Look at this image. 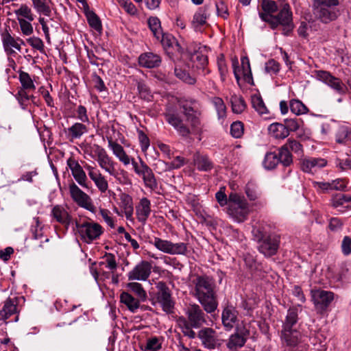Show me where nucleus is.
<instances>
[{
	"label": "nucleus",
	"instance_id": "1",
	"mask_svg": "<svg viewBox=\"0 0 351 351\" xmlns=\"http://www.w3.org/2000/svg\"><path fill=\"white\" fill-rule=\"evenodd\" d=\"M180 108L186 120L189 123V127L184 121L182 116L177 112L169 110L165 114L166 121L171 125L179 135L187 137L191 134L199 136L203 132V125L201 122L202 109L195 100H181L179 101Z\"/></svg>",
	"mask_w": 351,
	"mask_h": 351
},
{
	"label": "nucleus",
	"instance_id": "2",
	"mask_svg": "<svg viewBox=\"0 0 351 351\" xmlns=\"http://www.w3.org/2000/svg\"><path fill=\"white\" fill-rule=\"evenodd\" d=\"M194 295L207 313H212L218 306L215 280L207 276H198L193 280Z\"/></svg>",
	"mask_w": 351,
	"mask_h": 351
},
{
	"label": "nucleus",
	"instance_id": "3",
	"mask_svg": "<svg viewBox=\"0 0 351 351\" xmlns=\"http://www.w3.org/2000/svg\"><path fill=\"white\" fill-rule=\"evenodd\" d=\"M86 152L91 158L95 160L99 167L109 176L114 178L117 176L118 173L116 169L117 163L108 155L104 147L97 144H93Z\"/></svg>",
	"mask_w": 351,
	"mask_h": 351
},
{
	"label": "nucleus",
	"instance_id": "4",
	"mask_svg": "<svg viewBox=\"0 0 351 351\" xmlns=\"http://www.w3.org/2000/svg\"><path fill=\"white\" fill-rule=\"evenodd\" d=\"M252 232L259 243L258 250L265 256L275 255L279 248L280 236L276 233H266L260 229L254 228Z\"/></svg>",
	"mask_w": 351,
	"mask_h": 351
},
{
	"label": "nucleus",
	"instance_id": "5",
	"mask_svg": "<svg viewBox=\"0 0 351 351\" xmlns=\"http://www.w3.org/2000/svg\"><path fill=\"white\" fill-rule=\"evenodd\" d=\"M250 211V204L241 194L232 192L228 195V212L233 217H245Z\"/></svg>",
	"mask_w": 351,
	"mask_h": 351
},
{
	"label": "nucleus",
	"instance_id": "6",
	"mask_svg": "<svg viewBox=\"0 0 351 351\" xmlns=\"http://www.w3.org/2000/svg\"><path fill=\"white\" fill-rule=\"evenodd\" d=\"M77 232L82 239L88 243L99 238L102 233L101 226L88 221H74Z\"/></svg>",
	"mask_w": 351,
	"mask_h": 351
},
{
	"label": "nucleus",
	"instance_id": "7",
	"mask_svg": "<svg viewBox=\"0 0 351 351\" xmlns=\"http://www.w3.org/2000/svg\"><path fill=\"white\" fill-rule=\"evenodd\" d=\"M158 250L169 254H185L187 252V245L184 243H173L170 241L163 240L158 237H154L149 241Z\"/></svg>",
	"mask_w": 351,
	"mask_h": 351
},
{
	"label": "nucleus",
	"instance_id": "8",
	"mask_svg": "<svg viewBox=\"0 0 351 351\" xmlns=\"http://www.w3.org/2000/svg\"><path fill=\"white\" fill-rule=\"evenodd\" d=\"M259 16L263 21L267 22L272 29L276 28L279 25L289 26L292 21V13L288 5H285L276 16L259 13Z\"/></svg>",
	"mask_w": 351,
	"mask_h": 351
},
{
	"label": "nucleus",
	"instance_id": "9",
	"mask_svg": "<svg viewBox=\"0 0 351 351\" xmlns=\"http://www.w3.org/2000/svg\"><path fill=\"white\" fill-rule=\"evenodd\" d=\"M108 148L112 152V154L115 156L118 160L123 164V165L127 166L130 163L132 164L133 169L136 174L140 169V163L138 164L135 161L134 158H130V157L126 154L123 147L114 141L112 138L108 139Z\"/></svg>",
	"mask_w": 351,
	"mask_h": 351
},
{
	"label": "nucleus",
	"instance_id": "10",
	"mask_svg": "<svg viewBox=\"0 0 351 351\" xmlns=\"http://www.w3.org/2000/svg\"><path fill=\"white\" fill-rule=\"evenodd\" d=\"M158 291L156 294L157 302L161 306L162 310L168 313H172L174 308V302L171 298L170 290L163 282H159L157 285Z\"/></svg>",
	"mask_w": 351,
	"mask_h": 351
},
{
	"label": "nucleus",
	"instance_id": "11",
	"mask_svg": "<svg viewBox=\"0 0 351 351\" xmlns=\"http://www.w3.org/2000/svg\"><path fill=\"white\" fill-rule=\"evenodd\" d=\"M69 193L73 200L80 206L94 213L96 207L93 204L90 197L82 191L75 183L69 185Z\"/></svg>",
	"mask_w": 351,
	"mask_h": 351
},
{
	"label": "nucleus",
	"instance_id": "12",
	"mask_svg": "<svg viewBox=\"0 0 351 351\" xmlns=\"http://www.w3.org/2000/svg\"><path fill=\"white\" fill-rule=\"evenodd\" d=\"M186 314L187 323L194 328H199L206 324V314L198 304H190L186 309Z\"/></svg>",
	"mask_w": 351,
	"mask_h": 351
},
{
	"label": "nucleus",
	"instance_id": "13",
	"mask_svg": "<svg viewBox=\"0 0 351 351\" xmlns=\"http://www.w3.org/2000/svg\"><path fill=\"white\" fill-rule=\"evenodd\" d=\"M84 168L88 172V177L93 182L98 191L101 193L107 192L109 188L108 182L101 171L96 167L88 164L84 165Z\"/></svg>",
	"mask_w": 351,
	"mask_h": 351
},
{
	"label": "nucleus",
	"instance_id": "14",
	"mask_svg": "<svg viewBox=\"0 0 351 351\" xmlns=\"http://www.w3.org/2000/svg\"><path fill=\"white\" fill-rule=\"evenodd\" d=\"M315 75L318 80L327 84L339 94L346 93L347 90L346 85L339 78L332 75L329 72L317 71Z\"/></svg>",
	"mask_w": 351,
	"mask_h": 351
},
{
	"label": "nucleus",
	"instance_id": "15",
	"mask_svg": "<svg viewBox=\"0 0 351 351\" xmlns=\"http://www.w3.org/2000/svg\"><path fill=\"white\" fill-rule=\"evenodd\" d=\"M241 69H239L238 60L235 59L232 61V67L234 77L237 81L239 80L241 75L245 82L252 84L253 83L252 75L250 69V60L247 57L241 58Z\"/></svg>",
	"mask_w": 351,
	"mask_h": 351
},
{
	"label": "nucleus",
	"instance_id": "16",
	"mask_svg": "<svg viewBox=\"0 0 351 351\" xmlns=\"http://www.w3.org/2000/svg\"><path fill=\"white\" fill-rule=\"evenodd\" d=\"M197 337L200 339L202 344L209 350L215 349L221 344L216 332L211 328L201 329L197 333Z\"/></svg>",
	"mask_w": 351,
	"mask_h": 351
},
{
	"label": "nucleus",
	"instance_id": "17",
	"mask_svg": "<svg viewBox=\"0 0 351 351\" xmlns=\"http://www.w3.org/2000/svg\"><path fill=\"white\" fill-rule=\"evenodd\" d=\"M239 312L236 307L232 304H227L224 306L221 313V322L228 331L232 330L238 323Z\"/></svg>",
	"mask_w": 351,
	"mask_h": 351
},
{
	"label": "nucleus",
	"instance_id": "18",
	"mask_svg": "<svg viewBox=\"0 0 351 351\" xmlns=\"http://www.w3.org/2000/svg\"><path fill=\"white\" fill-rule=\"evenodd\" d=\"M152 265L148 261H143L137 264L128 274L129 280H146L150 276Z\"/></svg>",
	"mask_w": 351,
	"mask_h": 351
},
{
	"label": "nucleus",
	"instance_id": "19",
	"mask_svg": "<svg viewBox=\"0 0 351 351\" xmlns=\"http://www.w3.org/2000/svg\"><path fill=\"white\" fill-rule=\"evenodd\" d=\"M312 300L317 308L325 310L334 300V293L322 289L311 291Z\"/></svg>",
	"mask_w": 351,
	"mask_h": 351
},
{
	"label": "nucleus",
	"instance_id": "20",
	"mask_svg": "<svg viewBox=\"0 0 351 351\" xmlns=\"http://www.w3.org/2000/svg\"><path fill=\"white\" fill-rule=\"evenodd\" d=\"M245 193L250 202L257 208H263L266 204V200L261 198V191L256 184L249 182L245 186Z\"/></svg>",
	"mask_w": 351,
	"mask_h": 351
},
{
	"label": "nucleus",
	"instance_id": "21",
	"mask_svg": "<svg viewBox=\"0 0 351 351\" xmlns=\"http://www.w3.org/2000/svg\"><path fill=\"white\" fill-rule=\"evenodd\" d=\"M119 197L120 210L114 208V210L121 217L130 218L134 212L132 197L129 194L123 192H121Z\"/></svg>",
	"mask_w": 351,
	"mask_h": 351
},
{
	"label": "nucleus",
	"instance_id": "22",
	"mask_svg": "<svg viewBox=\"0 0 351 351\" xmlns=\"http://www.w3.org/2000/svg\"><path fill=\"white\" fill-rule=\"evenodd\" d=\"M315 16L324 23L335 20L337 16L336 6L313 5Z\"/></svg>",
	"mask_w": 351,
	"mask_h": 351
},
{
	"label": "nucleus",
	"instance_id": "23",
	"mask_svg": "<svg viewBox=\"0 0 351 351\" xmlns=\"http://www.w3.org/2000/svg\"><path fill=\"white\" fill-rule=\"evenodd\" d=\"M249 331L245 328L237 329V332L231 335L227 341L226 346L230 350H237L242 348L247 340Z\"/></svg>",
	"mask_w": 351,
	"mask_h": 351
},
{
	"label": "nucleus",
	"instance_id": "24",
	"mask_svg": "<svg viewBox=\"0 0 351 351\" xmlns=\"http://www.w3.org/2000/svg\"><path fill=\"white\" fill-rule=\"evenodd\" d=\"M67 165L76 182L82 187H87V176L79 162L72 158L67 160Z\"/></svg>",
	"mask_w": 351,
	"mask_h": 351
},
{
	"label": "nucleus",
	"instance_id": "25",
	"mask_svg": "<svg viewBox=\"0 0 351 351\" xmlns=\"http://www.w3.org/2000/svg\"><path fill=\"white\" fill-rule=\"evenodd\" d=\"M326 160L322 158L308 157L303 158L301 161V168L303 171L306 173L316 172L326 167Z\"/></svg>",
	"mask_w": 351,
	"mask_h": 351
},
{
	"label": "nucleus",
	"instance_id": "26",
	"mask_svg": "<svg viewBox=\"0 0 351 351\" xmlns=\"http://www.w3.org/2000/svg\"><path fill=\"white\" fill-rule=\"evenodd\" d=\"M161 58L159 55L152 52H146L142 53L138 57L139 64L145 68H155L158 67L161 64Z\"/></svg>",
	"mask_w": 351,
	"mask_h": 351
},
{
	"label": "nucleus",
	"instance_id": "27",
	"mask_svg": "<svg viewBox=\"0 0 351 351\" xmlns=\"http://www.w3.org/2000/svg\"><path fill=\"white\" fill-rule=\"evenodd\" d=\"M17 298H8L5 302L3 306L0 310V319L6 320L11 315L17 313Z\"/></svg>",
	"mask_w": 351,
	"mask_h": 351
},
{
	"label": "nucleus",
	"instance_id": "28",
	"mask_svg": "<svg viewBox=\"0 0 351 351\" xmlns=\"http://www.w3.org/2000/svg\"><path fill=\"white\" fill-rule=\"evenodd\" d=\"M174 73L178 78L186 84H194L195 83V78L190 74L187 65L182 64H176Z\"/></svg>",
	"mask_w": 351,
	"mask_h": 351
},
{
	"label": "nucleus",
	"instance_id": "29",
	"mask_svg": "<svg viewBox=\"0 0 351 351\" xmlns=\"http://www.w3.org/2000/svg\"><path fill=\"white\" fill-rule=\"evenodd\" d=\"M151 202L147 197H143L136 206V213L138 219H146L151 213Z\"/></svg>",
	"mask_w": 351,
	"mask_h": 351
},
{
	"label": "nucleus",
	"instance_id": "30",
	"mask_svg": "<svg viewBox=\"0 0 351 351\" xmlns=\"http://www.w3.org/2000/svg\"><path fill=\"white\" fill-rule=\"evenodd\" d=\"M298 321V308L293 307L289 308L287 311L285 320L283 323L282 330L289 331L291 329H295L294 327Z\"/></svg>",
	"mask_w": 351,
	"mask_h": 351
},
{
	"label": "nucleus",
	"instance_id": "31",
	"mask_svg": "<svg viewBox=\"0 0 351 351\" xmlns=\"http://www.w3.org/2000/svg\"><path fill=\"white\" fill-rule=\"evenodd\" d=\"M120 301L132 313L136 312L140 306V302H141L137 298H135L126 291H123L121 293Z\"/></svg>",
	"mask_w": 351,
	"mask_h": 351
},
{
	"label": "nucleus",
	"instance_id": "32",
	"mask_svg": "<svg viewBox=\"0 0 351 351\" xmlns=\"http://www.w3.org/2000/svg\"><path fill=\"white\" fill-rule=\"evenodd\" d=\"M84 123H75L67 129L66 133L70 140L80 138L83 134L88 132V128Z\"/></svg>",
	"mask_w": 351,
	"mask_h": 351
},
{
	"label": "nucleus",
	"instance_id": "33",
	"mask_svg": "<svg viewBox=\"0 0 351 351\" xmlns=\"http://www.w3.org/2000/svg\"><path fill=\"white\" fill-rule=\"evenodd\" d=\"M269 133L275 138L284 139L289 136L286 126L282 123H274L268 128Z\"/></svg>",
	"mask_w": 351,
	"mask_h": 351
},
{
	"label": "nucleus",
	"instance_id": "34",
	"mask_svg": "<svg viewBox=\"0 0 351 351\" xmlns=\"http://www.w3.org/2000/svg\"><path fill=\"white\" fill-rule=\"evenodd\" d=\"M211 103L215 109L218 120L223 123L227 116V108L224 101L221 98L215 97L211 99Z\"/></svg>",
	"mask_w": 351,
	"mask_h": 351
},
{
	"label": "nucleus",
	"instance_id": "35",
	"mask_svg": "<svg viewBox=\"0 0 351 351\" xmlns=\"http://www.w3.org/2000/svg\"><path fill=\"white\" fill-rule=\"evenodd\" d=\"M331 206L339 213H344L348 207L346 195L339 193L332 196L330 200Z\"/></svg>",
	"mask_w": 351,
	"mask_h": 351
},
{
	"label": "nucleus",
	"instance_id": "36",
	"mask_svg": "<svg viewBox=\"0 0 351 351\" xmlns=\"http://www.w3.org/2000/svg\"><path fill=\"white\" fill-rule=\"evenodd\" d=\"M32 7L40 15L49 16L51 14V9L49 6V0H31Z\"/></svg>",
	"mask_w": 351,
	"mask_h": 351
},
{
	"label": "nucleus",
	"instance_id": "37",
	"mask_svg": "<svg viewBox=\"0 0 351 351\" xmlns=\"http://www.w3.org/2000/svg\"><path fill=\"white\" fill-rule=\"evenodd\" d=\"M208 14L206 8H199L195 12L191 21L192 27L197 29L206 23Z\"/></svg>",
	"mask_w": 351,
	"mask_h": 351
},
{
	"label": "nucleus",
	"instance_id": "38",
	"mask_svg": "<svg viewBox=\"0 0 351 351\" xmlns=\"http://www.w3.org/2000/svg\"><path fill=\"white\" fill-rule=\"evenodd\" d=\"M300 335L295 329L289 331L282 330V338L289 346H295L299 342Z\"/></svg>",
	"mask_w": 351,
	"mask_h": 351
},
{
	"label": "nucleus",
	"instance_id": "39",
	"mask_svg": "<svg viewBox=\"0 0 351 351\" xmlns=\"http://www.w3.org/2000/svg\"><path fill=\"white\" fill-rule=\"evenodd\" d=\"M251 102L253 108L261 115L269 114L261 96L259 94H254L251 97Z\"/></svg>",
	"mask_w": 351,
	"mask_h": 351
},
{
	"label": "nucleus",
	"instance_id": "40",
	"mask_svg": "<svg viewBox=\"0 0 351 351\" xmlns=\"http://www.w3.org/2000/svg\"><path fill=\"white\" fill-rule=\"evenodd\" d=\"M230 104L232 112L236 114L243 112L246 108V104L243 98L241 96L237 95L235 94L231 95Z\"/></svg>",
	"mask_w": 351,
	"mask_h": 351
},
{
	"label": "nucleus",
	"instance_id": "41",
	"mask_svg": "<svg viewBox=\"0 0 351 351\" xmlns=\"http://www.w3.org/2000/svg\"><path fill=\"white\" fill-rule=\"evenodd\" d=\"M126 287L132 291L136 298L141 302H145L147 299V293L143 286L138 282H129Z\"/></svg>",
	"mask_w": 351,
	"mask_h": 351
},
{
	"label": "nucleus",
	"instance_id": "42",
	"mask_svg": "<svg viewBox=\"0 0 351 351\" xmlns=\"http://www.w3.org/2000/svg\"><path fill=\"white\" fill-rule=\"evenodd\" d=\"M17 20L25 19L28 21H34V16L31 8L27 4H21L19 9L14 11Z\"/></svg>",
	"mask_w": 351,
	"mask_h": 351
},
{
	"label": "nucleus",
	"instance_id": "43",
	"mask_svg": "<svg viewBox=\"0 0 351 351\" xmlns=\"http://www.w3.org/2000/svg\"><path fill=\"white\" fill-rule=\"evenodd\" d=\"M193 59V62H194L195 66L197 69L202 70L203 75H206V73H208V71H205V69L208 64L207 56H206L202 53L197 52L194 54Z\"/></svg>",
	"mask_w": 351,
	"mask_h": 351
},
{
	"label": "nucleus",
	"instance_id": "44",
	"mask_svg": "<svg viewBox=\"0 0 351 351\" xmlns=\"http://www.w3.org/2000/svg\"><path fill=\"white\" fill-rule=\"evenodd\" d=\"M185 163V160L181 156H177L171 162H165L162 160H158V164L164 166L163 170L171 171L175 169H179Z\"/></svg>",
	"mask_w": 351,
	"mask_h": 351
},
{
	"label": "nucleus",
	"instance_id": "45",
	"mask_svg": "<svg viewBox=\"0 0 351 351\" xmlns=\"http://www.w3.org/2000/svg\"><path fill=\"white\" fill-rule=\"evenodd\" d=\"M161 341L159 337H152L147 339L145 345L141 346L143 351H158L161 348Z\"/></svg>",
	"mask_w": 351,
	"mask_h": 351
},
{
	"label": "nucleus",
	"instance_id": "46",
	"mask_svg": "<svg viewBox=\"0 0 351 351\" xmlns=\"http://www.w3.org/2000/svg\"><path fill=\"white\" fill-rule=\"evenodd\" d=\"M279 163L278 156L275 152L267 153L263 162V167L266 169H274Z\"/></svg>",
	"mask_w": 351,
	"mask_h": 351
},
{
	"label": "nucleus",
	"instance_id": "47",
	"mask_svg": "<svg viewBox=\"0 0 351 351\" xmlns=\"http://www.w3.org/2000/svg\"><path fill=\"white\" fill-rule=\"evenodd\" d=\"M278 156L279 162H280L285 167L289 166L293 162L292 155L290 151L285 145H282L279 149Z\"/></svg>",
	"mask_w": 351,
	"mask_h": 351
},
{
	"label": "nucleus",
	"instance_id": "48",
	"mask_svg": "<svg viewBox=\"0 0 351 351\" xmlns=\"http://www.w3.org/2000/svg\"><path fill=\"white\" fill-rule=\"evenodd\" d=\"M3 47L5 51L10 50L13 51V49L21 51V44L17 42L10 34H7L3 38Z\"/></svg>",
	"mask_w": 351,
	"mask_h": 351
},
{
	"label": "nucleus",
	"instance_id": "49",
	"mask_svg": "<svg viewBox=\"0 0 351 351\" xmlns=\"http://www.w3.org/2000/svg\"><path fill=\"white\" fill-rule=\"evenodd\" d=\"M291 111L296 115L305 114L308 112L306 106L298 99H292L290 101Z\"/></svg>",
	"mask_w": 351,
	"mask_h": 351
},
{
	"label": "nucleus",
	"instance_id": "50",
	"mask_svg": "<svg viewBox=\"0 0 351 351\" xmlns=\"http://www.w3.org/2000/svg\"><path fill=\"white\" fill-rule=\"evenodd\" d=\"M141 178L146 187L152 191H155L158 188V183L152 169Z\"/></svg>",
	"mask_w": 351,
	"mask_h": 351
},
{
	"label": "nucleus",
	"instance_id": "51",
	"mask_svg": "<svg viewBox=\"0 0 351 351\" xmlns=\"http://www.w3.org/2000/svg\"><path fill=\"white\" fill-rule=\"evenodd\" d=\"M30 230L35 239L43 237L45 234V225L43 221H34Z\"/></svg>",
	"mask_w": 351,
	"mask_h": 351
},
{
	"label": "nucleus",
	"instance_id": "52",
	"mask_svg": "<svg viewBox=\"0 0 351 351\" xmlns=\"http://www.w3.org/2000/svg\"><path fill=\"white\" fill-rule=\"evenodd\" d=\"M148 25L155 37L160 39L162 33L160 20L157 17H150L148 19Z\"/></svg>",
	"mask_w": 351,
	"mask_h": 351
},
{
	"label": "nucleus",
	"instance_id": "53",
	"mask_svg": "<svg viewBox=\"0 0 351 351\" xmlns=\"http://www.w3.org/2000/svg\"><path fill=\"white\" fill-rule=\"evenodd\" d=\"M51 214L55 219H69V213L66 208L63 206H55L52 210Z\"/></svg>",
	"mask_w": 351,
	"mask_h": 351
},
{
	"label": "nucleus",
	"instance_id": "54",
	"mask_svg": "<svg viewBox=\"0 0 351 351\" xmlns=\"http://www.w3.org/2000/svg\"><path fill=\"white\" fill-rule=\"evenodd\" d=\"M195 165L201 171H208L212 168V163L205 156H199L195 160Z\"/></svg>",
	"mask_w": 351,
	"mask_h": 351
},
{
	"label": "nucleus",
	"instance_id": "55",
	"mask_svg": "<svg viewBox=\"0 0 351 351\" xmlns=\"http://www.w3.org/2000/svg\"><path fill=\"white\" fill-rule=\"evenodd\" d=\"M19 80L23 88L30 90H34L36 88L31 77L27 73L21 72L19 74Z\"/></svg>",
	"mask_w": 351,
	"mask_h": 351
},
{
	"label": "nucleus",
	"instance_id": "56",
	"mask_svg": "<svg viewBox=\"0 0 351 351\" xmlns=\"http://www.w3.org/2000/svg\"><path fill=\"white\" fill-rule=\"evenodd\" d=\"M87 20L89 25L97 32H101L102 26L99 18L94 12H89L87 14Z\"/></svg>",
	"mask_w": 351,
	"mask_h": 351
},
{
	"label": "nucleus",
	"instance_id": "57",
	"mask_svg": "<svg viewBox=\"0 0 351 351\" xmlns=\"http://www.w3.org/2000/svg\"><path fill=\"white\" fill-rule=\"evenodd\" d=\"M119 5L129 14L136 15L138 10L130 0H117Z\"/></svg>",
	"mask_w": 351,
	"mask_h": 351
},
{
	"label": "nucleus",
	"instance_id": "58",
	"mask_svg": "<svg viewBox=\"0 0 351 351\" xmlns=\"http://www.w3.org/2000/svg\"><path fill=\"white\" fill-rule=\"evenodd\" d=\"M104 258H105L104 262L100 263V264H104L106 265V267L110 269L112 273L114 272L117 268V263L116 261L115 256L111 253H106Z\"/></svg>",
	"mask_w": 351,
	"mask_h": 351
},
{
	"label": "nucleus",
	"instance_id": "59",
	"mask_svg": "<svg viewBox=\"0 0 351 351\" xmlns=\"http://www.w3.org/2000/svg\"><path fill=\"white\" fill-rule=\"evenodd\" d=\"M335 164V167L341 171L351 170V158H337Z\"/></svg>",
	"mask_w": 351,
	"mask_h": 351
},
{
	"label": "nucleus",
	"instance_id": "60",
	"mask_svg": "<svg viewBox=\"0 0 351 351\" xmlns=\"http://www.w3.org/2000/svg\"><path fill=\"white\" fill-rule=\"evenodd\" d=\"M18 21L20 25L21 30L23 35L29 36L33 33L34 29L32 25L31 24V22L32 21L19 19Z\"/></svg>",
	"mask_w": 351,
	"mask_h": 351
},
{
	"label": "nucleus",
	"instance_id": "61",
	"mask_svg": "<svg viewBox=\"0 0 351 351\" xmlns=\"http://www.w3.org/2000/svg\"><path fill=\"white\" fill-rule=\"evenodd\" d=\"M284 145L289 151H292L298 154L302 153V145L296 140L289 138Z\"/></svg>",
	"mask_w": 351,
	"mask_h": 351
},
{
	"label": "nucleus",
	"instance_id": "62",
	"mask_svg": "<svg viewBox=\"0 0 351 351\" xmlns=\"http://www.w3.org/2000/svg\"><path fill=\"white\" fill-rule=\"evenodd\" d=\"M180 324H182V331L185 336H187L191 339H194L196 337V333L192 330L193 326L189 325L186 319H180Z\"/></svg>",
	"mask_w": 351,
	"mask_h": 351
},
{
	"label": "nucleus",
	"instance_id": "63",
	"mask_svg": "<svg viewBox=\"0 0 351 351\" xmlns=\"http://www.w3.org/2000/svg\"><path fill=\"white\" fill-rule=\"evenodd\" d=\"M137 88L138 93L142 98L147 100H150L152 97L150 90L147 85L143 82H138Z\"/></svg>",
	"mask_w": 351,
	"mask_h": 351
},
{
	"label": "nucleus",
	"instance_id": "64",
	"mask_svg": "<svg viewBox=\"0 0 351 351\" xmlns=\"http://www.w3.org/2000/svg\"><path fill=\"white\" fill-rule=\"evenodd\" d=\"M230 133L234 138H240L243 133V125L240 121L234 122L230 126Z\"/></svg>",
	"mask_w": 351,
	"mask_h": 351
}]
</instances>
